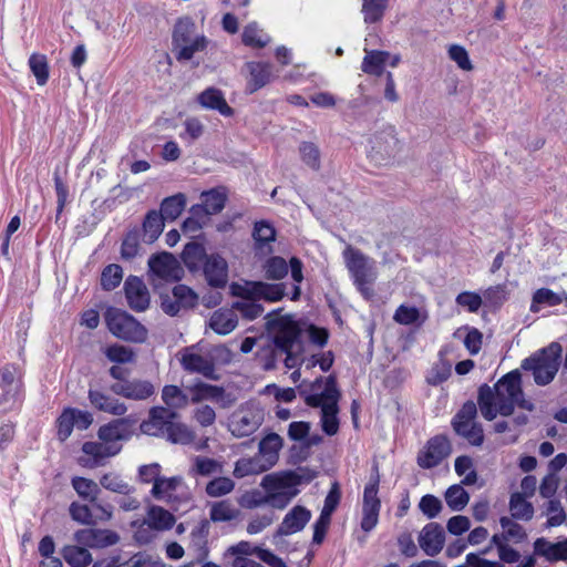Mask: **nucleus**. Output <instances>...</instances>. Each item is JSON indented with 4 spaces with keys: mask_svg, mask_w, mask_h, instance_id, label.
Masks as SVG:
<instances>
[{
    "mask_svg": "<svg viewBox=\"0 0 567 567\" xmlns=\"http://www.w3.org/2000/svg\"><path fill=\"white\" fill-rule=\"evenodd\" d=\"M266 329L271 336L274 349L271 360L266 363L267 369L275 367L278 359H282L288 369L295 368L305 352V340L320 348L328 342L329 333L324 328H318L306 321H296L292 316L272 318L266 317Z\"/></svg>",
    "mask_w": 567,
    "mask_h": 567,
    "instance_id": "f257e3e1",
    "label": "nucleus"
},
{
    "mask_svg": "<svg viewBox=\"0 0 567 567\" xmlns=\"http://www.w3.org/2000/svg\"><path fill=\"white\" fill-rule=\"evenodd\" d=\"M563 347L551 342L522 362V369L530 371L537 385H547L556 377L561 363Z\"/></svg>",
    "mask_w": 567,
    "mask_h": 567,
    "instance_id": "f03ea898",
    "label": "nucleus"
},
{
    "mask_svg": "<svg viewBox=\"0 0 567 567\" xmlns=\"http://www.w3.org/2000/svg\"><path fill=\"white\" fill-rule=\"evenodd\" d=\"M494 388L496 390V405L501 415H512L516 405L527 411L534 410V404L524 399L518 370H513L503 375Z\"/></svg>",
    "mask_w": 567,
    "mask_h": 567,
    "instance_id": "7ed1b4c3",
    "label": "nucleus"
},
{
    "mask_svg": "<svg viewBox=\"0 0 567 567\" xmlns=\"http://www.w3.org/2000/svg\"><path fill=\"white\" fill-rule=\"evenodd\" d=\"M343 256L357 289L365 300H371L375 295L372 288L377 279L374 260L351 247L344 250Z\"/></svg>",
    "mask_w": 567,
    "mask_h": 567,
    "instance_id": "20e7f679",
    "label": "nucleus"
},
{
    "mask_svg": "<svg viewBox=\"0 0 567 567\" xmlns=\"http://www.w3.org/2000/svg\"><path fill=\"white\" fill-rule=\"evenodd\" d=\"M105 321L110 332L118 339L136 343L147 339V329L125 310L109 308Z\"/></svg>",
    "mask_w": 567,
    "mask_h": 567,
    "instance_id": "39448f33",
    "label": "nucleus"
},
{
    "mask_svg": "<svg viewBox=\"0 0 567 567\" xmlns=\"http://www.w3.org/2000/svg\"><path fill=\"white\" fill-rule=\"evenodd\" d=\"M477 414L476 404L466 401L452 420L455 433L474 446H481L484 442V431L481 424L474 422Z\"/></svg>",
    "mask_w": 567,
    "mask_h": 567,
    "instance_id": "423d86ee",
    "label": "nucleus"
},
{
    "mask_svg": "<svg viewBox=\"0 0 567 567\" xmlns=\"http://www.w3.org/2000/svg\"><path fill=\"white\" fill-rule=\"evenodd\" d=\"M327 401L321 402V400L317 396L309 395L307 396V405L310 408H320L321 409V427L322 431L332 436L339 431V400L341 398L340 390L329 389L327 391Z\"/></svg>",
    "mask_w": 567,
    "mask_h": 567,
    "instance_id": "0eeeda50",
    "label": "nucleus"
},
{
    "mask_svg": "<svg viewBox=\"0 0 567 567\" xmlns=\"http://www.w3.org/2000/svg\"><path fill=\"white\" fill-rule=\"evenodd\" d=\"M370 145L368 155L377 165H386L383 162L393 159L401 151V143L393 127L375 133L370 138Z\"/></svg>",
    "mask_w": 567,
    "mask_h": 567,
    "instance_id": "6e6552de",
    "label": "nucleus"
},
{
    "mask_svg": "<svg viewBox=\"0 0 567 567\" xmlns=\"http://www.w3.org/2000/svg\"><path fill=\"white\" fill-rule=\"evenodd\" d=\"M286 284H268L264 281H246L233 285V293L237 297H256L259 301L276 302L286 296Z\"/></svg>",
    "mask_w": 567,
    "mask_h": 567,
    "instance_id": "1a4fd4ad",
    "label": "nucleus"
},
{
    "mask_svg": "<svg viewBox=\"0 0 567 567\" xmlns=\"http://www.w3.org/2000/svg\"><path fill=\"white\" fill-rule=\"evenodd\" d=\"M452 453V445L443 434L431 437L425 446L417 453L416 463L423 470L440 465Z\"/></svg>",
    "mask_w": 567,
    "mask_h": 567,
    "instance_id": "9d476101",
    "label": "nucleus"
},
{
    "mask_svg": "<svg viewBox=\"0 0 567 567\" xmlns=\"http://www.w3.org/2000/svg\"><path fill=\"white\" fill-rule=\"evenodd\" d=\"M379 483L380 477L377 472L374 476H371L363 492L361 528L367 533L371 532L379 522L381 509V501L378 497Z\"/></svg>",
    "mask_w": 567,
    "mask_h": 567,
    "instance_id": "9b49d317",
    "label": "nucleus"
},
{
    "mask_svg": "<svg viewBox=\"0 0 567 567\" xmlns=\"http://www.w3.org/2000/svg\"><path fill=\"white\" fill-rule=\"evenodd\" d=\"M178 417V413L162 405L152 406L148 410L147 417L140 424V431L148 436L164 437L173 420Z\"/></svg>",
    "mask_w": 567,
    "mask_h": 567,
    "instance_id": "f8f14e48",
    "label": "nucleus"
},
{
    "mask_svg": "<svg viewBox=\"0 0 567 567\" xmlns=\"http://www.w3.org/2000/svg\"><path fill=\"white\" fill-rule=\"evenodd\" d=\"M264 422L260 409L246 406L236 411L229 423V430L236 437H246L255 433Z\"/></svg>",
    "mask_w": 567,
    "mask_h": 567,
    "instance_id": "ddd939ff",
    "label": "nucleus"
},
{
    "mask_svg": "<svg viewBox=\"0 0 567 567\" xmlns=\"http://www.w3.org/2000/svg\"><path fill=\"white\" fill-rule=\"evenodd\" d=\"M73 539L87 548L102 549L116 545L120 542V535L112 529L90 527L76 530Z\"/></svg>",
    "mask_w": 567,
    "mask_h": 567,
    "instance_id": "4468645a",
    "label": "nucleus"
},
{
    "mask_svg": "<svg viewBox=\"0 0 567 567\" xmlns=\"http://www.w3.org/2000/svg\"><path fill=\"white\" fill-rule=\"evenodd\" d=\"M110 391L132 401H146L155 395L156 389L152 381L145 379H128L122 383H113Z\"/></svg>",
    "mask_w": 567,
    "mask_h": 567,
    "instance_id": "2eb2a0df",
    "label": "nucleus"
},
{
    "mask_svg": "<svg viewBox=\"0 0 567 567\" xmlns=\"http://www.w3.org/2000/svg\"><path fill=\"white\" fill-rule=\"evenodd\" d=\"M148 268L153 275L166 281H178L184 275V270L175 256L166 251L151 256Z\"/></svg>",
    "mask_w": 567,
    "mask_h": 567,
    "instance_id": "dca6fc26",
    "label": "nucleus"
},
{
    "mask_svg": "<svg viewBox=\"0 0 567 567\" xmlns=\"http://www.w3.org/2000/svg\"><path fill=\"white\" fill-rule=\"evenodd\" d=\"M124 292L127 305L133 311L143 312L148 309L151 296L141 278L128 276L124 282Z\"/></svg>",
    "mask_w": 567,
    "mask_h": 567,
    "instance_id": "f3484780",
    "label": "nucleus"
},
{
    "mask_svg": "<svg viewBox=\"0 0 567 567\" xmlns=\"http://www.w3.org/2000/svg\"><path fill=\"white\" fill-rule=\"evenodd\" d=\"M122 446L118 444H106L101 442H85L82 445L84 454L90 456L87 460L82 461V465L94 468L105 464V461L120 453Z\"/></svg>",
    "mask_w": 567,
    "mask_h": 567,
    "instance_id": "a211bd4d",
    "label": "nucleus"
},
{
    "mask_svg": "<svg viewBox=\"0 0 567 567\" xmlns=\"http://www.w3.org/2000/svg\"><path fill=\"white\" fill-rule=\"evenodd\" d=\"M417 542L425 555L434 557L444 547L445 532L440 524L429 523L420 532Z\"/></svg>",
    "mask_w": 567,
    "mask_h": 567,
    "instance_id": "6ab92c4d",
    "label": "nucleus"
},
{
    "mask_svg": "<svg viewBox=\"0 0 567 567\" xmlns=\"http://www.w3.org/2000/svg\"><path fill=\"white\" fill-rule=\"evenodd\" d=\"M87 399L93 409L114 416H122L127 412V406L117 398L97 389H90Z\"/></svg>",
    "mask_w": 567,
    "mask_h": 567,
    "instance_id": "aec40b11",
    "label": "nucleus"
},
{
    "mask_svg": "<svg viewBox=\"0 0 567 567\" xmlns=\"http://www.w3.org/2000/svg\"><path fill=\"white\" fill-rule=\"evenodd\" d=\"M202 269L209 286L215 288L226 286L228 280V265L221 256L217 254L209 255L203 264Z\"/></svg>",
    "mask_w": 567,
    "mask_h": 567,
    "instance_id": "412c9836",
    "label": "nucleus"
},
{
    "mask_svg": "<svg viewBox=\"0 0 567 567\" xmlns=\"http://www.w3.org/2000/svg\"><path fill=\"white\" fill-rule=\"evenodd\" d=\"M311 518V512L303 506L296 505L284 517L277 529V535L288 536L305 528Z\"/></svg>",
    "mask_w": 567,
    "mask_h": 567,
    "instance_id": "4be33fe9",
    "label": "nucleus"
},
{
    "mask_svg": "<svg viewBox=\"0 0 567 567\" xmlns=\"http://www.w3.org/2000/svg\"><path fill=\"white\" fill-rule=\"evenodd\" d=\"M181 364L187 372L199 373L209 380H218L213 360L202 354L186 351L182 355Z\"/></svg>",
    "mask_w": 567,
    "mask_h": 567,
    "instance_id": "5701e85b",
    "label": "nucleus"
},
{
    "mask_svg": "<svg viewBox=\"0 0 567 567\" xmlns=\"http://www.w3.org/2000/svg\"><path fill=\"white\" fill-rule=\"evenodd\" d=\"M254 249L258 256H267L272 252L271 243L276 240V229L267 220H259L254 224L252 229Z\"/></svg>",
    "mask_w": 567,
    "mask_h": 567,
    "instance_id": "b1692460",
    "label": "nucleus"
},
{
    "mask_svg": "<svg viewBox=\"0 0 567 567\" xmlns=\"http://www.w3.org/2000/svg\"><path fill=\"white\" fill-rule=\"evenodd\" d=\"M196 100L203 109L218 111L226 117L234 115V109L228 105L224 93L217 87H207L197 95Z\"/></svg>",
    "mask_w": 567,
    "mask_h": 567,
    "instance_id": "393cba45",
    "label": "nucleus"
},
{
    "mask_svg": "<svg viewBox=\"0 0 567 567\" xmlns=\"http://www.w3.org/2000/svg\"><path fill=\"white\" fill-rule=\"evenodd\" d=\"M97 436L106 444H116L118 441L128 440L131 436V423L127 419H116L99 429Z\"/></svg>",
    "mask_w": 567,
    "mask_h": 567,
    "instance_id": "a878e982",
    "label": "nucleus"
},
{
    "mask_svg": "<svg viewBox=\"0 0 567 567\" xmlns=\"http://www.w3.org/2000/svg\"><path fill=\"white\" fill-rule=\"evenodd\" d=\"M339 390L337 385V379L334 375H329L326 379L322 377L317 378L315 381L307 382L303 381L299 386V394L303 398L305 403L307 404V396L312 395L317 396L321 400V402L327 401V391L329 389Z\"/></svg>",
    "mask_w": 567,
    "mask_h": 567,
    "instance_id": "bb28decb",
    "label": "nucleus"
},
{
    "mask_svg": "<svg viewBox=\"0 0 567 567\" xmlns=\"http://www.w3.org/2000/svg\"><path fill=\"white\" fill-rule=\"evenodd\" d=\"M534 551L549 563L567 560V537L557 543H551L544 537L534 542Z\"/></svg>",
    "mask_w": 567,
    "mask_h": 567,
    "instance_id": "cd10ccee",
    "label": "nucleus"
},
{
    "mask_svg": "<svg viewBox=\"0 0 567 567\" xmlns=\"http://www.w3.org/2000/svg\"><path fill=\"white\" fill-rule=\"evenodd\" d=\"M282 447V439L277 433L266 435L258 446V454L264 461L266 467H272L279 457V451Z\"/></svg>",
    "mask_w": 567,
    "mask_h": 567,
    "instance_id": "c85d7f7f",
    "label": "nucleus"
},
{
    "mask_svg": "<svg viewBox=\"0 0 567 567\" xmlns=\"http://www.w3.org/2000/svg\"><path fill=\"white\" fill-rule=\"evenodd\" d=\"M238 320L234 309H218L209 319V327L218 334H228L237 327Z\"/></svg>",
    "mask_w": 567,
    "mask_h": 567,
    "instance_id": "c756f323",
    "label": "nucleus"
},
{
    "mask_svg": "<svg viewBox=\"0 0 567 567\" xmlns=\"http://www.w3.org/2000/svg\"><path fill=\"white\" fill-rule=\"evenodd\" d=\"M208 256L204 245L197 241L186 244L182 252L183 262L192 272L200 270Z\"/></svg>",
    "mask_w": 567,
    "mask_h": 567,
    "instance_id": "7c9ffc66",
    "label": "nucleus"
},
{
    "mask_svg": "<svg viewBox=\"0 0 567 567\" xmlns=\"http://www.w3.org/2000/svg\"><path fill=\"white\" fill-rule=\"evenodd\" d=\"M365 55L361 63V70L365 74L380 76L384 73V66L390 58V53L379 50H364Z\"/></svg>",
    "mask_w": 567,
    "mask_h": 567,
    "instance_id": "2f4dec72",
    "label": "nucleus"
},
{
    "mask_svg": "<svg viewBox=\"0 0 567 567\" xmlns=\"http://www.w3.org/2000/svg\"><path fill=\"white\" fill-rule=\"evenodd\" d=\"M477 403L483 417L487 421H493L497 413L498 406L496 405V390L488 384H482L478 389Z\"/></svg>",
    "mask_w": 567,
    "mask_h": 567,
    "instance_id": "473e14b6",
    "label": "nucleus"
},
{
    "mask_svg": "<svg viewBox=\"0 0 567 567\" xmlns=\"http://www.w3.org/2000/svg\"><path fill=\"white\" fill-rule=\"evenodd\" d=\"M161 398L164 403L163 406L175 412L187 408L190 401L188 395L174 384L164 385Z\"/></svg>",
    "mask_w": 567,
    "mask_h": 567,
    "instance_id": "72a5a7b5",
    "label": "nucleus"
},
{
    "mask_svg": "<svg viewBox=\"0 0 567 567\" xmlns=\"http://www.w3.org/2000/svg\"><path fill=\"white\" fill-rule=\"evenodd\" d=\"M175 520L172 513L157 505L150 506L145 518L147 526L154 530H168L174 526Z\"/></svg>",
    "mask_w": 567,
    "mask_h": 567,
    "instance_id": "f704fd0d",
    "label": "nucleus"
},
{
    "mask_svg": "<svg viewBox=\"0 0 567 567\" xmlns=\"http://www.w3.org/2000/svg\"><path fill=\"white\" fill-rule=\"evenodd\" d=\"M240 511L228 499L215 502L209 508V518L214 523H228L238 519Z\"/></svg>",
    "mask_w": 567,
    "mask_h": 567,
    "instance_id": "c9c22d12",
    "label": "nucleus"
},
{
    "mask_svg": "<svg viewBox=\"0 0 567 567\" xmlns=\"http://www.w3.org/2000/svg\"><path fill=\"white\" fill-rule=\"evenodd\" d=\"M260 456L241 457L235 463L233 475L236 478H244L250 475H257L268 471Z\"/></svg>",
    "mask_w": 567,
    "mask_h": 567,
    "instance_id": "e433bc0d",
    "label": "nucleus"
},
{
    "mask_svg": "<svg viewBox=\"0 0 567 567\" xmlns=\"http://www.w3.org/2000/svg\"><path fill=\"white\" fill-rule=\"evenodd\" d=\"M62 556L71 567H86L92 563V555L87 547L79 544L64 546Z\"/></svg>",
    "mask_w": 567,
    "mask_h": 567,
    "instance_id": "4c0bfd02",
    "label": "nucleus"
},
{
    "mask_svg": "<svg viewBox=\"0 0 567 567\" xmlns=\"http://www.w3.org/2000/svg\"><path fill=\"white\" fill-rule=\"evenodd\" d=\"M194 32L195 23L190 18L185 17L178 19L174 25L172 35L173 51L193 40Z\"/></svg>",
    "mask_w": 567,
    "mask_h": 567,
    "instance_id": "58836bf2",
    "label": "nucleus"
},
{
    "mask_svg": "<svg viewBox=\"0 0 567 567\" xmlns=\"http://www.w3.org/2000/svg\"><path fill=\"white\" fill-rule=\"evenodd\" d=\"M200 199L202 205L206 209V213L215 215L224 209L227 194L224 187H217L207 192H203Z\"/></svg>",
    "mask_w": 567,
    "mask_h": 567,
    "instance_id": "ea45409f",
    "label": "nucleus"
},
{
    "mask_svg": "<svg viewBox=\"0 0 567 567\" xmlns=\"http://www.w3.org/2000/svg\"><path fill=\"white\" fill-rule=\"evenodd\" d=\"M249 73H250V92H255L267 83H269L271 79V70L272 66L267 62H250L247 64Z\"/></svg>",
    "mask_w": 567,
    "mask_h": 567,
    "instance_id": "a19ab883",
    "label": "nucleus"
},
{
    "mask_svg": "<svg viewBox=\"0 0 567 567\" xmlns=\"http://www.w3.org/2000/svg\"><path fill=\"white\" fill-rule=\"evenodd\" d=\"M192 393L190 402L199 403L204 400L218 401L224 396L225 390L221 386L197 382L189 388Z\"/></svg>",
    "mask_w": 567,
    "mask_h": 567,
    "instance_id": "79ce46f5",
    "label": "nucleus"
},
{
    "mask_svg": "<svg viewBox=\"0 0 567 567\" xmlns=\"http://www.w3.org/2000/svg\"><path fill=\"white\" fill-rule=\"evenodd\" d=\"M223 465L210 457L197 455L192 460V467L189 474L192 476H210L213 474H220Z\"/></svg>",
    "mask_w": 567,
    "mask_h": 567,
    "instance_id": "37998d69",
    "label": "nucleus"
},
{
    "mask_svg": "<svg viewBox=\"0 0 567 567\" xmlns=\"http://www.w3.org/2000/svg\"><path fill=\"white\" fill-rule=\"evenodd\" d=\"M209 534L208 520H202L190 533V548L197 553L199 560L204 559L207 554V538Z\"/></svg>",
    "mask_w": 567,
    "mask_h": 567,
    "instance_id": "c03bdc74",
    "label": "nucleus"
},
{
    "mask_svg": "<svg viewBox=\"0 0 567 567\" xmlns=\"http://www.w3.org/2000/svg\"><path fill=\"white\" fill-rule=\"evenodd\" d=\"M165 219L157 210H150L143 221L144 240L154 243L164 229Z\"/></svg>",
    "mask_w": 567,
    "mask_h": 567,
    "instance_id": "a18cd8bd",
    "label": "nucleus"
},
{
    "mask_svg": "<svg viewBox=\"0 0 567 567\" xmlns=\"http://www.w3.org/2000/svg\"><path fill=\"white\" fill-rule=\"evenodd\" d=\"M164 437L173 444L188 445L194 442L196 434L187 424L173 420Z\"/></svg>",
    "mask_w": 567,
    "mask_h": 567,
    "instance_id": "49530a36",
    "label": "nucleus"
},
{
    "mask_svg": "<svg viewBox=\"0 0 567 567\" xmlns=\"http://www.w3.org/2000/svg\"><path fill=\"white\" fill-rule=\"evenodd\" d=\"M186 206V196L182 193L166 197L158 212L165 220H175Z\"/></svg>",
    "mask_w": 567,
    "mask_h": 567,
    "instance_id": "de8ad7c7",
    "label": "nucleus"
},
{
    "mask_svg": "<svg viewBox=\"0 0 567 567\" xmlns=\"http://www.w3.org/2000/svg\"><path fill=\"white\" fill-rule=\"evenodd\" d=\"M243 43L250 48L261 49L270 42V37L259 29L256 22H251L244 28L241 34Z\"/></svg>",
    "mask_w": 567,
    "mask_h": 567,
    "instance_id": "09e8293b",
    "label": "nucleus"
},
{
    "mask_svg": "<svg viewBox=\"0 0 567 567\" xmlns=\"http://www.w3.org/2000/svg\"><path fill=\"white\" fill-rule=\"evenodd\" d=\"M388 8V0H362L361 12L368 24L380 22Z\"/></svg>",
    "mask_w": 567,
    "mask_h": 567,
    "instance_id": "8fccbe9b",
    "label": "nucleus"
},
{
    "mask_svg": "<svg viewBox=\"0 0 567 567\" xmlns=\"http://www.w3.org/2000/svg\"><path fill=\"white\" fill-rule=\"evenodd\" d=\"M509 511L513 518L530 520L534 515V506L525 499L520 493H514L509 499Z\"/></svg>",
    "mask_w": 567,
    "mask_h": 567,
    "instance_id": "3c124183",
    "label": "nucleus"
},
{
    "mask_svg": "<svg viewBox=\"0 0 567 567\" xmlns=\"http://www.w3.org/2000/svg\"><path fill=\"white\" fill-rule=\"evenodd\" d=\"M241 300L233 303V309L247 320H254L264 312V307L256 297H240Z\"/></svg>",
    "mask_w": 567,
    "mask_h": 567,
    "instance_id": "603ef678",
    "label": "nucleus"
},
{
    "mask_svg": "<svg viewBox=\"0 0 567 567\" xmlns=\"http://www.w3.org/2000/svg\"><path fill=\"white\" fill-rule=\"evenodd\" d=\"M71 484L82 499L89 501L90 503L96 501L100 493V487L94 481L81 476H75L72 478Z\"/></svg>",
    "mask_w": 567,
    "mask_h": 567,
    "instance_id": "864d4df0",
    "label": "nucleus"
},
{
    "mask_svg": "<svg viewBox=\"0 0 567 567\" xmlns=\"http://www.w3.org/2000/svg\"><path fill=\"white\" fill-rule=\"evenodd\" d=\"M543 508V515L548 517L545 524L547 528L557 527L565 523L566 512L559 499H548Z\"/></svg>",
    "mask_w": 567,
    "mask_h": 567,
    "instance_id": "5fc2aeb1",
    "label": "nucleus"
},
{
    "mask_svg": "<svg viewBox=\"0 0 567 567\" xmlns=\"http://www.w3.org/2000/svg\"><path fill=\"white\" fill-rule=\"evenodd\" d=\"M208 40L205 35H197L188 43L174 50L177 61H188L196 52L204 51L207 48Z\"/></svg>",
    "mask_w": 567,
    "mask_h": 567,
    "instance_id": "6e6d98bb",
    "label": "nucleus"
},
{
    "mask_svg": "<svg viewBox=\"0 0 567 567\" xmlns=\"http://www.w3.org/2000/svg\"><path fill=\"white\" fill-rule=\"evenodd\" d=\"M444 496L447 506L455 512L462 511L470 501L468 493L457 484L450 486Z\"/></svg>",
    "mask_w": 567,
    "mask_h": 567,
    "instance_id": "4d7b16f0",
    "label": "nucleus"
},
{
    "mask_svg": "<svg viewBox=\"0 0 567 567\" xmlns=\"http://www.w3.org/2000/svg\"><path fill=\"white\" fill-rule=\"evenodd\" d=\"M100 484L107 491L126 496L135 492L133 486L124 482L122 477L115 473L104 474L100 480Z\"/></svg>",
    "mask_w": 567,
    "mask_h": 567,
    "instance_id": "13d9d810",
    "label": "nucleus"
},
{
    "mask_svg": "<svg viewBox=\"0 0 567 567\" xmlns=\"http://www.w3.org/2000/svg\"><path fill=\"white\" fill-rule=\"evenodd\" d=\"M123 279V269L117 264H110L102 270L101 287L105 291H112L120 286Z\"/></svg>",
    "mask_w": 567,
    "mask_h": 567,
    "instance_id": "bf43d9fd",
    "label": "nucleus"
},
{
    "mask_svg": "<svg viewBox=\"0 0 567 567\" xmlns=\"http://www.w3.org/2000/svg\"><path fill=\"white\" fill-rule=\"evenodd\" d=\"M265 277L269 280H280L288 274L287 261L279 256L270 257L264 264Z\"/></svg>",
    "mask_w": 567,
    "mask_h": 567,
    "instance_id": "052dcab7",
    "label": "nucleus"
},
{
    "mask_svg": "<svg viewBox=\"0 0 567 567\" xmlns=\"http://www.w3.org/2000/svg\"><path fill=\"white\" fill-rule=\"evenodd\" d=\"M179 482L181 480L178 477H163L159 475L151 489V494L158 501L171 497L172 493L177 488Z\"/></svg>",
    "mask_w": 567,
    "mask_h": 567,
    "instance_id": "680f3d73",
    "label": "nucleus"
},
{
    "mask_svg": "<svg viewBox=\"0 0 567 567\" xmlns=\"http://www.w3.org/2000/svg\"><path fill=\"white\" fill-rule=\"evenodd\" d=\"M235 489V482L226 476H218L209 481L205 492L209 497H221L230 494Z\"/></svg>",
    "mask_w": 567,
    "mask_h": 567,
    "instance_id": "e2e57ef3",
    "label": "nucleus"
},
{
    "mask_svg": "<svg viewBox=\"0 0 567 567\" xmlns=\"http://www.w3.org/2000/svg\"><path fill=\"white\" fill-rule=\"evenodd\" d=\"M29 66L37 79L39 85H44L49 79V65L47 56L33 53L29 58Z\"/></svg>",
    "mask_w": 567,
    "mask_h": 567,
    "instance_id": "0e129e2a",
    "label": "nucleus"
},
{
    "mask_svg": "<svg viewBox=\"0 0 567 567\" xmlns=\"http://www.w3.org/2000/svg\"><path fill=\"white\" fill-rule=\"evenodd\" d=\"M140 250V231L134 228L125 235L121 245V257L124 260H132L138 255Z\"/></svg>",
    "mask_w": 567,
    "mask_h": 567,
    "instance_id": "69168bd1",
    "label": "nucleus"
},
{
    "mask_svg": "<svg viewBox=\"0 0 567 567\" xmlns=\"http://www.w3.org/2000/svg\"><path fill=\"white\" fill-rule=\"evenodd\" d=\"M301 161L311 169L320 168V150L312 142H302L299 146Z\"/></svg>",
    "mask_w": 567,
    "mask_h": 567,
    "instance_id": "338daca9",
    "label": "nucleus"
},
{
    "mask_svg": "<svg viewBox=\"0 0 567 567\" xmlns=\"http://www.w3.org/2000/svg\"><path fill=\"white\" fill-rule=\"evenodd\" d=\"M105 357L115 363H131L135 359V353L132 349L121 346V344H113L105 349L104 351Z\"/></svg>",
    "mask_w": 567,
    "mask_h": 567,
    "instance_id": "774afa93",
    "label": "nucleus"
}]
</instances>
